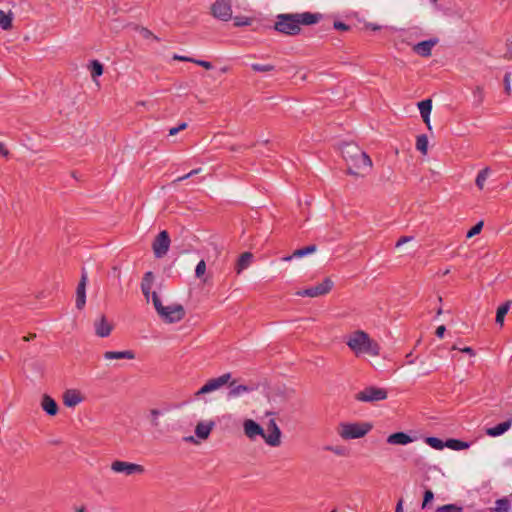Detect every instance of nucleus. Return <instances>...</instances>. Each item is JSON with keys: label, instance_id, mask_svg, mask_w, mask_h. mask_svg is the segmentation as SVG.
<instances>
[{"label": "nucleus", "instance_id": "obj_1", "mask_svg": "<svg viewBox=\"0 0 512 512\" xmlns=\"http://www.w3.org/2000/svg\"><path fill=\"white\" fill-rule=\"evenodd\" d=\"M320 13H283L276 16L273 29L287 36H296L301 32V25L310 26L319 22Z\"/></svg>", "mask_w": 512, "mask_h": 512}, {"label": "nucleus", "instance_id": "obj_2", "mask_svg": "<svg viewBox=\"0 0 512 512\" xmlns=\"http://www.w3.org/2000/svg\"><path fill=\"white\" fill-rule=\"evenodd\" d=\"M339 427V435L346 440L362 438L373 428L372 424L367 422L341 423Z\"/></svg>", "mask_w": 512, "mask_h": 512}, {"label": "nucleus", "instance_id": "obj_3", "mask_svg": "<svg viewBox=\"0 0 512 512\" xmlns=\"http://www.w3.org/2000/svg\"><path fill=\"white\" fill-rule=\"evenodd\" d=\"M348 168H347V174L352 176H364V171H369L372 168V160L370 156L364 152L361 151L358 153L355 157L349 160L347 162Z\"/></svg>", "mask_w": 512, "mask_h": 512}, {"label": "nucleus", "instance_id": "obj_4", "mask_svg": "<svg viewBox=\"0 0 512 512\" xmlns=\"http://www.w3.org/2000/svg\"><path fill=\"white\" fill-rule=\"evenodd\" d=\"M388 392L385 388L368 386L355 395V399L361 402H377L385 400Z\"/></svg>", "mask_w": 512, "mask_h": 512}, {"label": "nucleus", "instance_id": "obj_5", "mask_svg": "<svg viewBox=\"0 0 512 512\" xmlns=\"http://www.w3.org/2000/svg\"><path fill=\"white\" fill-rule=\"evenodd\" d=\"M334 286L333 281L326 277L323 281L315 286L298 291L296 294L301 297H318L328 294Z\"/></svg>", "mask_w": 512, "mask_h": 512}, {"label": "nucleus", "instance_id": "obj_6", "mask_svg": "<svg viewBox=\"0 0 512 512\" xmlns=\"http://www.w3.org/2000/svg\"><path fill=\"white\" fill-rule=\"evenodd\" d=\"M231 373H225L217 378L209 379L196 393L195 397L200 395L208 394L213 391L220 389L222 386L229 383L231 379Z\"/></svg>", "mask_w": 512, "mask_h": 512}, {"label": "nucleus", "instance_id": "obj_7", "mask_svg": "<svg viewBox=\"0 0 512 512\" xmlns=\"http://www.w3.org/2000/svg\"><path fill=\"white\" fill-rule=\"evenodd\" d=\"M212 15L222 21H229L232 17V0H217L211 6Z\"/></svg>", "mask_w": 512, "mask_h": 512}, {"label": "nucleus", "instance_id": "obj_8", "mask_svg": "<svg viewBox=\"0 0 512 512\" xmlns=\"http://www.w3.org/2000/svg\"><path fill=\"white\" fill-rule=\"evenodd\" d=\"M170 236L166 230H162L158 233L153 241L152 248L155 257L161 258L167 254L170 247Z\"/></svg>", "mask_w": 512, "mask_h": 512}, {"label": "nucleus", "instance_id": "obj_9", "mask_svg": "<svg viewBox=\"0 0 512 512\" xmlns=\"http://www.w3.org/2000/svg\"><path fill=\"white\" fill-rule=\"evenodd\" d=\"M111 469L116 473H124L125 475L143 474L144 466L136 463L115 460L111 464Z\"/></svg>", "mask_w": 512, "mask_h": 512}, {"label": "nucleus", "instance_id": "obj_10", "mask_svg": "<svg viewBox=\"0 0 512 512\" xmlns=\"http://www.w3.org/2000/svg\"><path fill=\"white\" fill-rule=\"evenodd\" d=\"M161 319L165 323H177L185 317V309L181 304H173L166 306Z\"/></svg>", "mask_w": 512, "mask_h": 512}, {"label": "nucleus", "instance_id": "obj_11", "mask_svg": "<svg viewBox=\"0 0 512 512\" xmlns=\"http://www.w3.org/2000/svg\"><path fill=\"white\" fill-rule=\"evenodd\" d=\"M368 334L362 330L355 331L347 341V346L356 354L363 352L366 342H368Z\"/></svg>", "mask_w": 512, "mask_h": 512}, {"label": "nucleus", "instance_id": "obj_12", "mask_svg": "<svg viewBox=\"0 0 512 512\" xmlns=\"http://www.w3.org/2000/svg\"><path fill=\"white\" fill-rule=\"evenodd\" d=\"M267 430L269 433H265V442L272 447L279 446L281 443V430L275 420H269Z\"/></svg>", "mask_w": 512, "mask_h": 512}, {"label": "nucleus", "instance_id": "obj_13", "mask_svg": "<svg viewBox=\"0 0 512 512\" xmlns=\"http://www.w3.org/2000/svg\"><path fill=\"white\" fill-rule=\"evenodd\" d=\"M87 273L83 270L81 279L76 288V308L81 310L86 304V285H87Z\"/></svg>", "mask_w": 512, "mask_h": 512}, {"label": "nucleus", "instance_id": "obj_14", "mask_svg": "<svg viewBox=\"0 0 512 512\" xmlns=\"http://www.w3.org/2000/svg\"><path fill=\"white\" fill-rule=\"evenodd\" d=\"M244 432L250 439H256V437L260 436L265 440V431L263 427L252 419L245 420Z\"/></svg>", "mask_w": 512, "mask_h": 512}, {"label": "nucleus", "instance_id": "obj_15", "mask_svg": "<svg viewBox=\"0 0 512 512\" xmlns=\"http://www.w3.org/2000/svg\"><path fill=\"white\" fill-rule=\"evenodd\" d=\"M437 43V38H430L428 40L420 41L413 46V51L422 57H429L431 56L432 48Z\"/></svg>", "mask_w": 512, "mask_h": 512}, {"label": "nucleus", "instance_id": "obj_16", "mask_svg": "<svg viewBox=\"0 0 512 512\" xmlns=\"http://www.w3.org/2000/svg\"><path fill=\"white\" fill-rule=\"evenodd\" d=\"M388 444L391 445H407L414 441V438L408 433L399 431L390 434L386 439Z\"/></svg>", "mask_w": 512, "mask_h": 512}, {"label": "nucleus", "instance_id": "obj_17", "mask_svg": "<svg viewBox=\"0 0 512 512\" xmlns=\"http://www.w3.org/2000/svg\"><path fill=\"white\" fill-rule=\"evenodd\" d=\"M512 426V418L501 422L493 427H489L485 430L486 435L490 437H498L507 432Z\"/></svg>", "mask_w": 512, "mask_h": 512}, {"label": "nucleus", "instance_id": "obj_18", "mask_svg": "<svg viewBox=\"0 0 512 512\" xmlns=\"http://www.w3.org/2000/svg\"><path fill=\"white\" fill-rule=\"evenodd\" d=\"M94 326L96 335L101 338L108 337L113 329V326L108 323L104 315H102L100 319L95 322Z\"/></svg>", "mask_w": 512, "mask_h": 512}, {"label": "nucleus", "instance_id": "obj_19", "mask_svg": "<svg viewBox=\"0 0 512 512\" xmlns=\"http://www.w3.org/2000/svg\"><path fill=\"white\" fill-rule=\"evenodd\" d=\"M418 109L420 111L421 117L424 123L427 125L429 129H431L430 125V114L432 110V100L430 98L424 99L417 103Z\"/></svg>", "mask_w": 512, "mask_h": 512}, {"label": "nucleus", "instance_id": "obj_20", "mask_svg": "<svg viewBox=\"0 0 512 512\" xmlns=\"http://www.w3.org/2000/svg\"><path fill=\"white\" fill-rule=\"evenodd\" d=\"M41 407L49 416H55L59 411L57 402L47 394L42 397Z\"/></svg>", "mask_w": 512, "mask_h": 512}, {"label": "nucleus", "instance_id": "obj_21", "mask_svg": "<svg viewBox=\"0 0 512 512\" xmlns=\"http://www.w3.org/2000/svg\"><path fill=\"white\" fill-rule=\"evenodd\" d=\"M104 359L106 360H120V359H135L136 355L133 350H125V351H106L103 354Z\"/></svg>", "mask_w": 512, "mask_h": 512}, {"label": "nucleus", "instance_id": "obj_22", "mask_svg": "<svg viewBox=\"0 0 512 512\" xmlns=\"http://www.w3.org/2000/svg\"><path fill=\"white\" fill-rule=\"evenodd\" d=\"M153 281H154V274L152 271L146 272L141 281V291L147 301L149 300V297H150Z\"/></svg>", "mask_w": 512, "mask_h": 512}, {"label": "nucleus", "instance_id": "obj_23", "mask_svg": "<svg viewBox=\"0 0 512 512\" xmlns=\"http://www.w3.org/2000/svg\"><path fill=\"white\" fill-rule=\"evenodd\" d=\"M215 423L213 421L204 423L199 422L195 427V434L200 439H207L214 427Z\"/></svg>", "mask_w": 512, "mask_h": 512}, {"label": "nucleus", "instance_id": "obj_24", "mask_svg": "<svg viewBox=\"0 0 512 512\" xmlns=\"http://www.w3.org/2000/svg\"><path fill=\"white\" fill-rule=\"evenodd\" d=\"M253 259V254L251 252L242 253L236 262L235 270L237 274H240L244 269L248 268Z\"/></svg>", "mask_w": 512, "mask_h": 512}, {"label": "nucleus", "instance_id": "obj_25", "mask_svg": "<svg viewBox=\"0 0 512 512\" xmlns=\"http://www.w3.org/2000/svg\"><path fill=\"white\" fill-rule=\"evenodd\" d=\"M236 381L233 380V381H229V387H230V391H229V394L228 396L229 397H237L239 395H241L242 393H246V392H251L253 391V387L251 386H248V385H235Z\"/></svg>", "mask_w": 512, "mask_h": 512}, {"label": "nucleus", "instance_id": "obj_26", "mask_svg": "<svg viewBox=\"0 0 512 512\" xmlns=\"http://www.w3.org/2000/svg\"><path fill=\"white\" fill-rule=\"evenodd\" d=\"M362 150L353 143H346L342 149V155L346 162H349L350 159L355 157L358 153H360Z\"/></svg>", "mask_w": 512, "mask_h": 512}, {"label": "nucleus", "instance_id": "obj_27", "mask_svg": "<svg viewBox=\"0 0 512 512\" xmlns=\"http://www.w3.org/2000/svg\"><path fill=\"white\" fill-rule=\"evenodd\" d=\"M82 401L79 392L68 390L65 392L63 402L67 407H74Z\"/></svg>", "mask_w": 512, "mask_h": 512}, {"label": "nucleus", "instance_id": "obj_28", "mask_svg": "<svg viewBox=\"0 0 512 512\" xmlns=\"http://www.w3.org/2000/svg\"><path fill=\"white\" fill-rule=\"evenodd\" d=\"M446 447L452 450L460 451L470 447V443L459 439L449 438L445 441Z\"/></svg>", "mask_w": 512, "mask_h": 512}, {"label": "nucleus", "instance_id": "obj_29", "mask_svg": "<svg viewBox=\"0 0 512 512\" xmlns=\"http://www.w3.org/2000/svg\"><path fill=\"white\" fill-rule=\"evenodd\" d=\"M510 306H511V301H505L504 303H502L498 308H497V311H496V323L499 324L500 326H503L504 324V318L506 316V314L508 313L509 309H510Z\"/></svg>", "mask_w": 512, "mask_h": 512}, {"label": "nucleus", "instance_id": "obj_30", "mask_svg": "<svg viewBox=\"0 0 512 512\" xmlns=\"http://www.w3.org/2000/svg\"><path fill=\"white\" fill-rule=\"evenodd\" d=\"M88 68H89L91 77L94 80H96L98 77H100L104 72L103 64L96 59L90 61Z\"/></svg>", "mask_w": 512, "mask_h": 512}, {"label": "nucleus", "instance_id": "obj_31", "mask_svg": "<svg viewBox=\"0 0 512 512\" xmlns=\"http://www.w3.org/2000/svg\"><path fill=\"white\" fill-rule=\"evenodd\" d=\"M511 509V503L508 498L503 497L500 499H497L495 502V507L490 508V512H509Z\"/></svg>", "mask_w": 512, "mask_h": 512}, {"label": "nucleus", "instance_id": "obj_32", "mask_svg": "<svg viewBox=\"0 0 512 512\" xmlns=\"http://www.w3.org/2000/svg\"><path fill=\"white\" fill-rule=\"evenodd\" d=\"M316 250H317V246L315 244H311V245L296 249L293 252L292 256H289L286 259L290 260L293 257L301 258V257H304V256L314 253Z\"/></svg>", "mask_w": 512, "mask_h": 512}, {"label": "nucleus", "instance_id": "obj_33", "mask_svg": "<svg viewBox=\"0 0 512 512\" xmlns=\"http://www.w3.org/2000/svg\"><path fill=\"white\" fill-rule=\"evenodd\" d=\"M12 21H13V14L11 11L6 13L5 11L0 10V27L3 30H10L13 26Z\"/></svg>", "mask_w": 512, "mask_h": 512}, {"label": "nucleus", "instance_id": "obj_34", "mask_svg": "<svg viewBox=\"0 0 512 512\" xmlns=\"http://www.w3.org/2000/svg\"><path fill=\"white\" fill-rule=\"evenodd\" d=\"M363 352L372 356H378L380 354V345L368 336V342H366Z\"/></svg>", "mask_w": 512, "mask_h": 512}, {"label": "nucleus", "instance_id": "obj_35", "mask_svg": "<svg viewBox=\"0 0 512 512\" xmlns=\"http://www.w3.org/2000/svg\"><path fill=\"white\" fill-rule=\"evenodd\" d=\"M490 168L485 167L484 169L480 170L477 174L475 184L476 186L482 190L484 188L485 181L487 180L489 174H490Z\"/></svg>", "mask_w": 512, "mask_h": 512}, {"label": "nucleus", "instance_id": "obj_36", "mask_svg": "<svg viewBox=\"0 0 512 512\" xmlns=\"http://www.w3.org/2000/svg\"><path fill=\"white\" fill-rule=\"evenodd\" d=\"M425 443L429 445L431 448L436 450H442L444 447H446L445 441L438 437L434 436H428L425 438Z\"/></svg>", "mask_w": 512, "mask_h": 512}, {"label": "nucleus", "instance_id": "obj_37", "mask_svg": "<svg viewBox=\"0 0 512 512\" xmlns=\"http://www.w3.org/2000/svg\"><path fill=\"white\" fill-rule=\"evenodd\" d=\"M416 149L423 155L427 154L428 151V138L427 135L421 134L416 138Z\"/></svg>", "mask_w": 512, "mask_h": 512}, {"label": "nucleus", "instance_id": "obj_38", "mask_svg": "<svg viewBox=\"0 0 512 512\" xmlns=\"http://www.w3.org/2000/svg\"><path fill=\"white\" fill-rule=\"evenodd\" d=\"M462 511H463V507L456 503L445 504V505L437 507V509L435 510V512H462Z\"/></svg>", "mask_w": 512, "mask_h": 512}, {"label": "nucleus", "instance_id": "obj_39", "mask_svg": "<svg viewBox=\"0 0 512 512\" xmlns=\"http://www.w3.org/2000/svg\"><path fill=\"white\" fill-rule=\"evenodd\" d=\"M151 297H152V302H153V305L158 313V315L160 316V318L162 317V315L164 314V311L166 308V306H163L161 300H160V297L158 296V294L156 292H153L151 294Z\"/></svg>", "mask_w": 512, "mask_h": 512}, {"label": "nucleus", "instance_id": "obj_40", "mask_svg": "<svg viewBox=\"0 0 512 512\" xmlns=\"http://www.w3.org/2000/svg\"><path fill=\"white\" fill-rule=\"evenodd\" d=\"M251 69L254 72H270V71L275 70V66L271 65V64L253 63V64H251Z\"/></svg>", "mask_w": 512, "mask_h": 512}, {"label": "nucleus", "instance_id": "obj_41", "mask_svg": "<svg viewBox=\"0 0 512 512\" xmlns=\"http://www.w3.org/2000/svg\"><path fill=\"white\" fill-rule=\"evenodd\" d=\"M434 500V493L431 489H426L423 494L422 509H426Z\"/></svg>", "mask_w": 512, "mask_h": 512}, {"label": "nucleus", "instance_id": "obj_42", "mask_svg": "<svg viewBox=\"0 0 512 512\" xmlns=\"http://www.w3.org/2000/svg\"><path fill=\"white\" fill-rule=\"evenodd\" d=\"M483 228V221H479L474 226H472L466 233L467 238H472L473 236L479 234Z\"/></svg>", "mask_w": 512, "mask_h": 512}, {"label": "nucleus", "instance_id": "obj_43", "mask_svg": "<svg viewBox=\"0 0 512 512\" xmlns=\"http://www.w3.org/2000/svg\"><path fill=\"white\" fill-rule=\"evenodd\" d=\"M206 272V263L204 260H200L195 268V276L201 278Z\"/></svg>", "mask_w": 512, "mask_h": 512}, {"label": "nucleus", "instance_id": "obj_44", "mask_svg": "<svg viewBox=\"0 0 512 512\" xmlns=\"http://www.w3.org/2000/svg\"><path fill=\"white\" fill-rule=\"evenodd\" d=\"M140 33H141L142 37L145 39L153 38L155 41H160V38L158 36H156L155 34H153V32L150 31L148 28L142 27L140 30Z\"/></svg>", "mask_w": 512, "mask_h": 512}, {"label": "nucleus", "instance_id": "obj_45", "mask_svg": "<svg viewBox=\"0 0 512 512\" xmlns=\"http://www.w3.org/2000/svg\"><path fill=\"white\" fill-rule=\"evenodd\" d=\"M187 128V123L186 122H182L180 124H178V126L176 127H172L169 129V136H174L176 135L178 132L184 130Z\"/></svg>", "mask_w": 512, "mask_h": 512}, {"label": "nucleus", "instance_id": "obj_46", "mask_svg": "<svg viewBox=\"0 0 512 512\" xmlns=\"http://www.w3.org/2000/svg\"><path fill=\"white\" fill-rule=\"evenodd\" d=\"M200 171H201V168L193 169V170H191L189 173H187V174H185V175H183V176H180V177L176 178V179L174 180V182H181V181H184V180H186V179L190 178L191 176H193V175H196V174L200 173Z\"/></svg>", "mask_w": 512, "mask_h": 512}, {"label": "nucleus", "instance_id": "obj_47", "mask_svg": "<svg viewBox=\"0 0 512 512\" xmlns=\"http://www.w3.org/2000/svg\"><path fill=\"white\" fill-rule=\"evenodd\" d=\"M150 414H151V422H152V425L154 427H158L159 426V423H158V416L161 414V411L158 410V409H152L150 411Z\"/></svg>", "mask_w": 512, "mask_h": 512}, {"label": "nucleus", "instance_id": "obj_48", "mask_svg": "<svg viewBox=\"0 0 512 512\" xmlns=\"http://www.w3.org/2000/svg\"><path fill=\"white\" fill-rule=\"evenodd\" d=\"M510 76H511V73L510 72H506L505 75H504V78H503L504 89H505L506 94H508V95L511 92Z\"/></svg>", "mask_w": 512, "mask_h": 512}, {"label": "nucleus", "instance_id": "obj_49", "mask_svg": "<svg viewBox=\"0 0 512 512\" xmlns=\"http://www.w3.org/2000/svg\"><path fill=\"white\" fill-rule=\"evenodd\" d=\"M333 27L334 29L336 30H339V31H348L350 30V26L347 25L346 23L342 22V21H334L333 23Z\"/></svg>", "mask_w": 512, "mask_h": 512}, {"label": "nucleus", "instance_id": "obj_50", "mask_svg": "<svg viewBox=\"0 0 512 512\" xmlns=\"http://www.w3.org/2000/svg\"><path fill=\"white\" fill-rule=\"evenodd\" d=\"M194 64L198 65V66H201L207 70H210L213 68V65L211 62L209 61H206V60H200V59H195L194 58V61H193Z\"/></svg>", "mask_w": 512, "mask_h": 512}, {"label": "nucleus", "instance_id": "obj_51", "mask_svg": "<svg viewBox=\"0 0 512 512\" xmlns=\"http://www.w3.org/2000/svg\"><path fill=\"white\" fill-rule=\"evenodd\" d=\"M325 449L329 450V451H332V452H334L337 455H341V456L345 455V448L340 447V446H336V447L326 446Z\"/></svg>", "mask_w": 512, "mask_h": 512}, {"label": "nucleus", "instance_id": "obj_52", "mask_svg": "<svg viewBox=\"0 0 512 512\" xmlns=\"http://www.w3.org/2000/svg\"><path fill=\"white\" fill-rule=\"evenodd\" d=\"M172 59L176 60V61H181V62H192L193 63V61H194V58H192V57L178 55V54H174Z\"/></svg>", "mask_w": 512, "mask_h": 512}, {"label": "nucleus", "instance_id": "obj_53", "mask_svg": "<svg viewBox=\"0 0 512 512\" xmlns=\"http://www.w3.org/2000/svg\"><path fill=\"white\" fill-rule=\"evenodd\" d=\"M248 148H250V146L243 145V144H241V145H232L230 147V151H232V152H243L244 150H246Z\"/></svg>", "mask_w": 512, "mask_h": 512}, {"label": "nucleus", "instance_id": "obj_54", "mask_svg": "<svg viewBox=\"0 0 512 512\" xmlns=\"http://www.w3.org/2000/svg\"><path fill=\"white\" fill-rule=\"evenodd\" d=\"M250 24V20L248 18H245V20L240 19L239 17H235V26H247Z\"/></svg>", "mask_w": 512, "mask_h": 512}, {"label": "nucleus", "instance_id": "obj_55", "mask_svg": "<svg viewBox=\"0 0 512 512\" xmlns=\"http://www.w3.org/2000/svg\"><path fill=\"white\" fill-rule=\"evenodd\" d=\"M413 237L412 236H402L400 237L397 242H396V247H400L401 245H403L404 243L406 242H409L410 240H412Z\"/></svg>", "mask_w": 512, "mask_h": 512}, {"label": "nucleus", "instance_id": "obj_56", "mask_svg": "<svg viewBox=\"0 0 512 512\" xmlns=\"http://www.w3.org/2000/svg\"><path fill=\"white\" fill-rule=\"evenodd\" d=\"M446 332V327L444 325H440L436 328V331H435V335L438 337V338H443L444 337V334Z\"/></svg>", "mask_w": 512, "mask_h": 512}, {"label": "nucleus", "instance_id": "obj_57", "mask_svg": "<svg viewBox=\"0 0 512 512\" xmlns=\"http://www.w3.org/2000/svg\"><path fill=\"white\" fill-rule=\"evenodd\" d=\"M452 349H457V347L453 346ZM458 350H460L463 353L469 354L470 356L475 355V351L471 347L458 348Z\"/></svg>", "mask_w": 512, "mask_h": 512}, {"label": "nucleus", "instance_id": "obj_58", "mask_svg": "<svg viewBox=\"0 0 512 512\" xmlns=\"http://www.w3.org/2000/svg\"><path fill=\"white\" fill-rule=\"evenodd\" d=\"M0 155L4 157L9 155V151L5 148L3 143H0Z\"/></svg>", "mask_w": 512, "mask_h": 512}, {"label": "nucleus", "instance_id": "obj_59", "mask_svg": "<svg viewBox=\"0 0 512 512\" xmlns=\"http://www.w3.org/2000/svg\"><path fill=\"white\" fill-rule=\"evenodd\" d=\"M395 512H403V499L400 498L397 502Z\"/></svg>", "mask_w": 512, "mask_h": 512}, {"label": "nucleus", "instance_id": "obj_60", "mask_svg": "<svg viewBox=\"0 0 512 512\" xmlns=\"http://www.w3.org/2000/svg\"><path fill=\"white\" fill-rule=\"evenodd\" d=\"M366 28L371 29V30H373V31H378V30H380V29H381V27H380L379 25H377V24H373V23H368V24L366 25Z\"/></svg>", "mask_w": 512, "mask_h": 512}, {"label": "nucleus", "instance_id": "obj_61", "mask_svg": "<svg viewBox=\"0 0 512 512\" xmlns=\"http://www.w3.org/2000/svg\"><path fill=\"white\" fill-rule=\"evenodd\" d=\"M35 337H36V334H35V333H30V334H28L27 336H24V337H23V340L28 342V341L33 340Z\"/></svg>", "mask_w": 512, "mask_h": 512}, {"label": "nucleus", "instance_id": "obj_62", "mask_svg": "<svg viewBox=\"0 0 512 512\" xmlns=\"http://www.w3.org/2000/svg\"><path fill=\"white\" fill-rule=\"evenodd\" d=\"M77 512H85V507H84V506H82V507L78 508V509H77Z\"/></svg>", "mask_w": 512, "mask_h": 512}, {"label": "nucleus", "instance_id": "obj_63", "mask_svg": "<svg viewBox=\"0 0 512 512\" xmlns=\"http://www.w3.org/2000/svg\"><path fill=\"white\" fill-rule=\"evenodd\" d=\"M188 441H194V437L193 436H190L189 438H187Z\"/></svg>", "mask_w": 512, "mask_h": 512}, {"label": "nucleus", "instance_id": "obj_64", "mask_svg": "<svg viewBox=\"0 0 512 512\" xmlns=\"http://www.w3.org/2000/svg\"><path fill=\"white\" fill-rule=\"evenodd\" d=\"M114 271H118V277L120 276V271L117 269V267L113 268Z\"/></svg>", "mask_w": 512, "mask_h": 512}]
</instances>
